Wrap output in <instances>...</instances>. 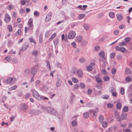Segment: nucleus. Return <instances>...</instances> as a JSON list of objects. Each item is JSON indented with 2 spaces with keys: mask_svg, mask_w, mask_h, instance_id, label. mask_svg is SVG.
<instances>
[{
  "mask_svg": "<svg viewBox=\"0 0 132 132\" xmlns=\"http://www.w3.org/2000/svg\"><path fill=\"white\" fill-rule=\"evenodd\" d=\"M47 111L56 117L59 116V113L57 111L50 107H48L46 108Z\"/></svg>",
  "mask_w": 132,
  "mask_h": 132,
  "instance_id": "obj_1",
  "label": "nucleus"
},
{
  "mask_svg": "<svg viewBox=\"0 0 132 132\" xmlns=\"http://www.w3.org/2000/svg\"><path fill=\"white\" fill-rule=\"evenodd\" d=\"M33 96L38 100L40 101V95L35 90L33 89L32 90Z\"/></svg>",
  "mask_w": 132,
  "mask_h": 132,
  "instance_id": "obj_2",
  "label": "nucleus"
},
{
  "mask_svg": "<svg viewBox=\"0 0 132 132\" xmlns=\"http://www.w3.org/2000/svg\"><path fill=\"white\" fill-rule=\"evenodd\" d=\"M16 80L17 79L14 77H10L7 78L6 82L7 84L10 83L13 84L16 81Z\"/></svg>",
  "mask_w": 132,
  "mask_h": 132,
  "instance_id": "obj_3",
  "label": "nucleus"
},
{
  "mask_svg": "<svg viewBox=\"0 0 132 132\" xmlns=\"http://www.w3.org/2000/svg\"><path fill=\"white\" fill-rule=\"evenodd\" d=\"M76 36L75 32L73 31H71L68 34V38L69 39H72L73 38Z\"/></svg>",
  "mask_w": 132,
  "mask_h": 132,
  "instance_id": "obj_4",
  "label": "nucleus"
},
{
  "mask_svg": "<svg viewBox=\"0 0 132 132\" xmlns=\"http://www.w3.org/2000/svg\"><path fill=\"white\" fill-rule=\"evenodd\" d=\"M77 73L78 77L79 78H81L83 76V71L82 70L79 69L77 71Z\"/></svg>",
  "mask_w": 132,
  "mask_h": 132,
  "instance_id": "obj_5",
  "label": "nucleus"
},
{
  "mask_svg": "<svg viewBox=\"0 0 132 132\" xmlns=\"http://www.w3.org/2000/svg\"><path fill=\"white\" fill-rule=\"evenodd\" d=\"M52 13L51 12L48 13L46 15L45 20L46 22L50 21L52 16Z\"/></svg>",
  "mask_w": 132,
  "mask_h": 132,
  "instance_id": "obj_6",
  "label": "nucleus"
},
{
  "mask_svg": "<svg viewBox=\"0 0 132 132\" xmlns=\"http://www.w3.org/2000/svg\"><path fill=\"white\" fill-rule=\"evenodd\" d=\"M41 112L38 110H32L31 111V113L32 115H38L41 113Z\"/></svg>",
  "mask_w": 132,
  "mask_h": 132,
  "instance_id": "obj_7",
  "label": "nucleus"
},
{
  "mask_svg": "<svg viewBox=\"0 0 132 132\" xmlns=\"http://www.w3.org/2000/svg\"><path fill=\"white\" fill-rule=\"evenodd\" d=\"M10 17L9 15L7 14H6L5 18V22L7 23H9L10 21Z\"/></svg>",
  "mask_w": 132,
  "mask_h": 132,
  "instance_id": "obj_8",
  "label": "nucleus"
},
{
  "mask_svg": "<svg viewBox=\"0 0 132 132\" xmlns=\"http://www.w3.org/2000/svg\"><path fill=\"white\" fill-rule=\"evenodd\" d=\"M82 37L81 36H77L75 38V41L77 42H79L82 41Z\"/></svg>",
  "mask_w": 132,
  "mask_h": 132,
  "instance_id": "obj_9",
  "label": "nucleus"
},
{
  "mask_svg": "<svg viewBox=\"0 0 132 132\" xmlns=\"http://www.w3.org/2000/svg\"><path fill=\"white\" fill-rule=\"evenodd\" d=\"M21 108L24 112H26L28 108V106L24 104L21 105Z\"/></svg>",
  "mask_w": 132,
  "mask_h": 132,
  "instance_id": "obj_10",
  "label": "nucleus"
},
{
  "mask_svg": "<svg viewBox=\"0 0 132 132\" xmlns=\"http://www.w3.org/2000/svg\"><path fill=\"white\" fill-rule=\"evenodd\" d=\"M116 17L117 20L120 21L122 20L123 18L122 15L121 14H118L116 15Z\"/></svg>",
  "mask_w": 132,
  "mask_h": 132,
  "instance_id": "obj_11",
  "label": "nucleus"
},
{
  "mask_svg": "<svg viewBox=\"0 0 132 132\" xmlns=\"http://www.w3.org/2000/svg\"><path fill=\"white\" fill-rule=\"evenodd\" d=\"M33 20L32 18H30L29 19L28 22V24L29 25L30 27H32V29H33V24H32Z\"/></svg>",
  "mask_w": 132,
  "mask_h": 132,
  "instance_id": "obj_12",
  "label": "nucleus"
},
{
  "mask_svg": "<svg viewBox=\"0 0 132 132\" xmlns=\"http://www.w3.org/2000/svg\"><path fill=\"white\" fill-rule=\"evenodd\" d=\"M28 47V45L27 44H23L22 46V48L20 49V51H24Z\"/></svg>",
  "mask_w": 132,
  "mask_h": 132,
  "instance_id": "obj_13",
  "label": "nucleus"
},
{
  "mask_svg": "<svg viewBox=\"0 0 132 132\" xmlns=\"http://www.w3.org/2000/svg\"><path fill=\"white\" fill-rule=\"evenodd\" d=\"M37 72V69L34 67H33L32 68L31 70V73L34 76Z\"/></svg>",
  "mask_w": 132,
  "mask_h": 132,
  "instance_id": "obj_14",
  "label": "nucleus"
},
{
  "mask_svg": "<svg viewBox=\"0 0 132 132\" xmlns=\"http://www.w3.org/2000/svg\"><path fill=\"white\" fill-rule=\"evenodd\" d=\"M121 119L123 120H125L127 118V115L125 113H123L121 115Z\"/></svg>",
  "mask_w": 132,
  "mask_h": 132,
  "instance_id": "obj_15",
  "label": "nucleus"
},
{
  "mask_svg": "<svg viewBox=\"0 0 132 132\" xmlns=\"http://www.w3.org/2000/svg\"><path fill=\"white\" fill-rule=\"evenodd\" d=\"M62 39V40H64L65 41H67V35L66 34L64 35V34H63L61 36Z\"/></svg>",
  "mask_w": 132,
  "mask_h": 132,
  "instance_id": "obj_16",
  "label": "nucleus"
},
{
  "mask_svg": "<svg viewBox=\"0 0 132 132\" xmlns=\"http://www.w3.org/2000/svg\"><path fill=\"white\" fill-rule=\"evenodd\" d=\"M30 0H22L20 1V3L22 5H24L26 4V3H28L30 1Z\"/></svg>",
  "mask_w": 132,
  "mask_h": 132,
  "instance_id": "obj_17",
  "label": "nucleus"
},
{
  "mask_svg": "<svg viewBox=\"0 0 132 132\" xmlns=\"http://www.w3.org/2000/svg\"><path fill=\"white\" fill-rule=\"evenodd\" d=\"M47 63L46 67L49 70H50L51 69V67L50 65V62L48 61H46Z\"/></svg>",
  "mask_w": 132,
  "mask_h": 132,
  "instance_id": "obj_18",
  "label": "nucleus"
},
{
  "mask_svg": "<svg viewBox=\"0 0 132 132\" xmlns=\"http://www.w3.org/2000/svg\"><path fill=\"white\" fill-rule=\"evenodd\" d=\"M89 113L88 112H86L83 113V116L85 118H87L89 117Z\"/></svg>",
  "mask_w": 132,
  "mask_h": 132,
  "instance_id": "obj_19",
  "label": "nucleus"
},
{
  "mask_svg": "<svg viewBox=\"0 0 132 132\" xmlns=\"http://www.w3.org/2000/svg\"><path fill=\"white\" fill-rule=\"evenodd\" d=\"M31 54L33 55L36 56L38 55V52L37 50H34L32 52Z\"/></svg>",
  "mask_w": 132,
  "mask_h": 132,
  "instance_id": "obj_20",
  "label": "nucleus"
},
{
  "mask_svg": "<svg viewBox=\"0 0 132 132\" xmlns=\"http://www.w3.org/2000/svg\"><path fill=\"white\" fill-rule=\"evenodd\" d=\"M99 120L100 123H102L104 120L103 116L102 115L100 116L99 117Z\"/></svg>",
  "mask_w": 132,
  "mask_h": 132,
  "instance_id": "obj_21",
  "label": "nucleus"
},
{
  "mask_svg": "<svg viewBox=\"0 0 132 132\" xmlns=\"http://www.w3.org/2000/svg\"><path fill=\"white\" fill-rule=\"evenodd\" d=\"M29 73V70L28 69H26L24 72V74L25 76H27Z\"/></svg>",
  "mask_w": 132,
  "mask_h": 132,
  "instance_id": "obj_22",
  "label": "nucleus"
},
{
  "mask_svg": "<svg viewBox=\"0 0 132 132\" xmlns=\"http://www.w3.org/2000/svg\"><path fill=\"white\" fill-rule=\"evenodd\" d=\"M125 71L126 74L127 75L130 74L131 73L130 69L128 68L126 69Z\"/></svg>",
  "mask_w": 132,
  "mask_h": 132,
  "instance_id": "obj_23",
  "label": "nucleus"
},
{
  "mask_svg": "<svg viewBox=\"0 0 132 132\" xmlns=\"http://www.w3.org/2000/svg\"><path fill=\"white\" fill-rule=\"evenodd\" d=\"M17 86L15 85L13 87H11L9 88V90L10 91H12L14 90L17 88Z\"/></svg>",
  "mask_w": 132,
  "mask_h": 132,
  "instance_id": "obj_24",
  "label": "nucleus"
},
{
  "mask_svg": "<svg viewBox=\"0 0 132 132\" xmlns=\"http://www.w3.org/2000/svg\"><path fill=\"white\" fill-rule=\"evenodd\" d=\"M109 16L111 18H113L115 16L114 13L113 12H110L109 13Z\"/></svg>",
  "mask_w": 132,
  "mask_h": 132,
  "instance_id": "obj_25",
  "label": "nucleus"
},
{
  "mask_svg": "<svg viewBox=\"0 0 132 132\" xmlns=\"http://www.w3.org/2000/svg\"><path fill=\"white\" fill-rule=\"evenodd\" d=\"M99 56L102 57H103L105 55V53L104 52L101 51L99 53Z\"/></svg>",
  "mask_w": 132,
  "mask_h": 132,
  "instance_id": "obj_26",
  "label": "nucleus"
},
{
  "mask_svg": "<svg viewBox=\"0 0 132 132\" xmlns=\"http://www.w3.org/2000/svg\"><path fill=\"white\" fill-rule=\"evenodd\" d=\"M71 124L72 126L74 127L76 126L77 124V121L75 120L72 121L71 122Z\"/></svg>",
  "mask_w": 132,
  "mask_h": 132,
  "instance_id": "obj_27",
  "label": "nucleus"
},
{
  "mask_svg": "<svg viewBox=\"0 0 132 132\" xmlns=\"http://www.w3.org/2000/svg\"><path fill=\"white\" fill-rule=\"evenodd\" d=\"M5 59L7 61L10 62L11 61L12 58L11 56H8L6 57H5Z\"/></svg>",
  "mask_w": 132,
  "mask_h": 132,
  "instance_id": "obj_28",
  "label": "nucleus"
},
{
  "mask_svg": "<svg viewBox=\"0 0 132 132\" xmlns=\"http://www.w3.org/2000/svg\"><path fill=\"white\" fill-rule=\"evenodd\" d=\"M83 26L85 29L87 30L89 28V25L86 23H84L83 24Z\"/></svg>",
  "mask_w": 132,
  "mask_h": 132,
  "instance_id": "obj_29",
  "label": "nucleus"
},
{
  "mask_svg": "<svg viewBox=\"0 0 132 132\" xmlns=\"http://www.w3.org/2000/svg\"><path fill=\"white\" fill-rule=\"evenodd\" d=\"M109 97V96L108 95H103L102 98H103L106 99H108Z\"/></svg>",
  "mask_w": 132,
  "mask_h": 132,
  "instance_id": "obj_30",
  "label": "nucleus"
},
{
  "mask_svg": "<svg viewBox=\"0 0 132 132\" xmlns=\"http://www.w3.org/2000/svg\"><path fill=\"white\" fill-rule=\"evenodd\" d=\"M54 43L55 45H57L59 43V39H55L54 40Z\"/></svg>",
  "mask_w": 132,
  "mask_h": 132,
  "instance_id": "obj_31",
  "label": "nucleus"
},
{
  "mask_svg": "<svg viewBox=\"0 0 132 132\" xmlns=\"http://www.w3.org/2000/svg\"><path fill=\"white\" fill-rule=\"evenodd\" d=\"M87 70L88 71H91L92 70L93 68L92 66L89 65L87 67Z\"/></svg>",
  "mask_w": 132,
  "mask_h": 132,
  "instance_id": "obj_32",
  "label": "nucleus"
},
{
  "mask_svg": "<svg viewBox=\"0 0 132 132\" xmlns=\"http://www.w3.org/2000/svg\"><path fill=\"white\" fill-rule=\"evenodd\" d=\"M110 92L112 93L114 92H116V90L114 87H110L109 88Z\"/></svg>",
  "mask_w": 132,
  "mask_h": 132,
  "instance_id": "obj_33",
  "label": "nucleus"
},
{
  "mask_svg": "<svg viewBox=\"0 0 132 132\" xmlns=\"http://www.w3.org/2000/svg\"><path fill=\"white\" fill-rule=\"evenodd\" d=\"M131 80V78L129 76L127 77L126 78L125 80L127 82H129Z\"/></svg>",
  "mask_w": 132,
  "mask_h": 132,
  "instance_id": "obj_34",
  "label": "nucleus"
},
{
  "mask_svg": "<svg viewBox=\"0 0 132 132\" xmlns=\"http://www.w3.org/2000/svg\"><path fill=\"white\" fill-rule=\"evenodd\" d=\"M7 28L9 31L10 32H11L12 31V27L11 25H9L7 26Z\"/></svg>",
  "mask_w": 132,
  "mask_h": 132,
  "instance_id": "obj_35",
  "label": "nucleus"
},
{
  "mask_svg": "<svg viewBox=\"0 0 132 132\" xmlns=\"http://www.w3.org/2000/svg\"><path fill=\"white\" fill-rule=\"evenodd\" d=\"M72 80L73 82L75 83H77L78 81V79L75 77H73L72 78Z\"/></svg>",
  "mask_w": 132,
  "mask_h": 132,
  "instance_id": "obj_36",
  "label": "nucleus"
},
{
  "mask_svg": "<svg viewBox=\"0 0 132 132\" xmlns=\"http://www.w3.org/2000/svg\"><path fill=\"white\" fill-rule=\"evenodd\" d=\"M12 62L13 63L16 64L18 63V60L16 58H14L12 59Z\"/></svg>",
  "mask_w": 132,
  "mask_h": 132,
  "instance_id": "obj_37",
  "label": "nucleus"
},
{
  "mask_svg": "<svg viewBox=\"0 0 132 132\" xmlns=\"http://www.w3.org/2000/svg\"><path fill=\"white\" fill-rule=\"evenodd\" d=\"M124 88L123 87H122L121 89L120 93L122 95H123L124 94Z\"/></svg>",
  "mask_w": 132,
  "mask_h": 132,
  "instance_id": "obj_38",
  "label": "nucleus"
},
{
  "mask_svg": "<svg viewBox=\"0 0 132 132\" xmlns=\"http://www.w3.org/2000/svg\"><path fill=\"white\" fill-rule=\"evenodd\" d=\"M79 61L80 62L83 63L85 61V59L84 58H81L79 59Z\"/></svg>",
  "mask_w": 132,
  "mask_h": 132,
  "instance_id": "obj_39",
  "label": "nucleus"
},
{
  "mask_svg": "<svg viewBox=\"0 0 132 132\" xmlns=\"http://www.w3.org/2000/svg\"><path fill=\"white\" fill-rule=\"evenodd\" d=\"M21 30L20 29H19L18 31L15 33V35L16 36H18L21 34Z\"/></svg>",
  "mask_w": 132,
  "mask_h": 132,
  "instance_id": "obj_40",
  "label": "nucleus"
},
{
  "mask_svg": "<svg viewBox=\"0 0 132 132\" xmlns=\"http://www.w3.org/2000/svg\"><path fill=\"white\" fill-rule=\"evenodd\" d=\"M61 82L59 81H57L56 83V86L57 87H59L61 85Z\"/></svg>",
  "mask_w": 132,
  "mask_h": 132,
  "instance_id": "obj_41",
  "label": "nucleus"
},
{
  "mask_svg": "<svg viewBox=\"0 0 132 132\" xmlns=\"http://www.w3.org/2000/svg\"><path fill=\"white\" fill-rule=\"evenodd\" d=\"M34 16L35 17L38 16L39 15V13L37 11L34 12Z\"/></svg>",
  "mask_w": 132,
  "mask_h": 132,
  "instance_id": "obj_42",
  "label": "nucleus"
},
{
  "mask_svg": "<svg viewBox=\"0 0 132 132\" xmlns=\"http://www.w3.org/2000/svg\"><path fill=\"white\" fill-rule=\"evenodd\" d=\"M87 42L86 40H83L81 43L82 45L83 46L86 45L87 44Z\"/></svg>",
  "mask_w": 132,
  "mask_h": 132,
  "instance_id": "obj_43",
  "label": "nucleus"
},
{
  "mask_svg": "<svg viewBox=\"0 0 132 132\" xmlns=\"http://www.w3.org/2000/svg\"><path fill=\"white\" fill-rule=\"evenodd\" d=\"M118 45L119 46H126V44L125 42H123L121 43H120Z\"/></svg>",
  "mask_w": 132,
  "mask_h": 132,
  "instance_id": "obj_44",
  "label": "nucleus"
},
{
  "mask_svg": "<svg viewBox=\"0 0 132 132\" xmlns=\"http://www.w3.org/2000/svg\"><path fill=\"white\" fill-rule=\"evenodd\" d=\"M123 110L124 112H126L128 111V108L127 107L125 106L123 107Z\"/></svg>",
  "mask_w": 132,
  "mask_h": 132,
  "instance_id": "obj_45",
  "label": "nucleus"
},
{
  "mask_svg": "<svg viewBox=\"0 0 132 132\" xmlns=\"http://www.w3.org/2000/svg\"><path fill=\"white\" fill-rule=\"evenodd\" d=\"M103 79L104 81H107L109 80V78L108 76H105L104 77Z\"/></svg>",
  "mask_w": 132,
  "mask_h": 132,
  "instance_id": "obj_46",
  "label": "nucleus"
},
{
  "mask_svg": "<svg viewBox=\"0 0 132 132\" xmlns=\"http://www.w3.org/2000/svg\"><path fill=\"white\" fill-rule=\"evenodd\" d=\"M102 126L103 127H107L108 123L106 122H102Z\"/></svg>",
  "mask_w": 132,
  "mask_h": 132,
  "instance_id": "obj_47",
  "label": "nucleus"
},
{
  "mask_svg": "<svg viewBox=\"0 0 132 132\" xmlns=\"http://www.w3.org/2000/svg\"><path fill=\"white\" fill-rule=\"evenodd\" d=\"M95 50L96 51H99L100 49V47L98 46H96L94 47Z\"/></svg>",
  "mask_w": 132,
  "mask_h": 132,
  "instance_id": "obj_48",
  "label": "nucleus"
},
{
  "mask_svg": "<svg viewBox=\"0 0 132 132\" xmlns=\"http://www.w3.org/2000/svg\"><path fill=\"white\" fill-rule=\"evenodd\" d=\"M96 80L98 83H100L102 81L101 79L98 77L96 78Z\"/></svg>",
  "mask_w": 132,
  "mask_h": 132,
  "instance_id": "obj_49",
  "label": "nucleus"
},
{
  "mask_svg": "<svg viewBox=\"0 0 132 132\" xmlns=\"http://www.w3.org/2000/svg\"><path fill=\"white\" fill-rule=\"evenodd\" d=\"M92 90L90 89H88L87 91V94L89 95H90L92 94Z\"/></svg>",
  "mask_w": 132,
  "mask_h": 132,
  "instance_id": "obj_50",
  "label": "nucleus"
},
{
  "mask_svg": "<svg viewBox=\"0 0 132 132\" xmlns=\"http://www.w3.org/2000/svg\"><path fill=\"white\" fill-rule=\"evenodd\" d=\"M116 107L118 109H120L121 107V104L120 103H117L116 105Z\"/></svg>",
  "mask_w": 132,
  "mask_h": 132,
  "instance_id": "obj_51",
  "label": "nucleus"
},
{
  "mask_svg": "<svg viewBox=\"0 0 132 132\" xmlns=\"http://www.w3.org/2000/svg\"><path fill=\"white\" fill-rule=\"evenodd\" d=\"M124 40L126 43H128L130 41V38L129 37H127L125 38Z\"/></svg>",
  "mask_w": 132,
  "mask_h": 132,
  "instance_id": "obj_52",
  "label": "nucleus"
},
{
  "mask_svg": "<svg viewBox=\"0 0 132 132\" xmlns=\"http://www.w3.org/2000/svg\"><path fill=\"white\" fill-rule=\"evenodd\" d=\"M79 86V85L77 84H75V85H74V88L75 89H78Z\"/></svg>",
  "mask_w": 132,
  "mask_h": 132,
  "instance_id": "obj_53",
  "label": "nucleus"
},
{
  "mask_svg": "<svg viewBox=\"0 0 132 132\" xmlns=\"http://www.w3.org/2000/svg\"><path fill=\"white\" fill-rule=\"evenodd\" d=\"M85 16V15L84 14H80L78 16V18L79 19H81L83 18Z\"/></svg>",
  "mask_w": 132,
  "mask_h": 132,
  "instance_id": "obj_54",
  "label": "nucleus"
},
{
  "mask_svg": "<svg viewBox=\"0 0 132 132\" xmlns=\"http://www.w3.org/2000/svg\"><path fill=\"white\" fill-rule=\"evenodd\" d=\"M75 99V96L73 95L70 98V100L71 102H73Z\"/></svg>",
  "mask_w": 132,
  "mask_h": 132,
  "instance_id": "obj_55",
  "label": "nucleus"
},
{
  "mask_svg": "<svg viewBox=\"0 0 132 132\" xmlns=\"http://www.w3.org/2000/svg\"><path fill=\"white\" fill-rule=\"evenodd\" d=\"M87 106L89 107H92L93 104L92 103L88 102L87 103Z\"/></svg>",
  "mask_w": 132,
  "mask_h": 132,
  "instance_id": "obj_56",
  "label": "nucleus"
},
{
  "mask_svg": "<svg viewBox=\"0 0 132 132\" xmlns=\"http://www.w3.org/2000/svg\"><path fill=\"white\" fill-rule=\"evenodd\" d=\"M80 86L81 88H84L85 87V84L83 83H80Z\"/></svg>",
  "mask_w": 132,
  "mask_h": 132,
  "instance_id": "obj_57",
  "label": "nucleus"
},
{
  "mask_svg": "<svg viewBox=\"0 0 132 132\" xmlns=\"http://www.w3.org/2000/svg\"><path fill=\"white\" fill-rule=\"evenodd\" d=\"M98 109L96 108L95 110L94 111L93 115L94 116H96V114H95V113H97L98 112Z\"/></svg>",
  "mask_w": 132,
  "mask_h": 132,
  "instance_id": "obj_58",
  "label": "nucleus"
},
{
  "mask_svg": "<svg viewBox=\"0 0 132 132\" xmlns=\"http://www.w3.org/2000/svg\"><path fill=\"white\" fill-rule=\"evenodd\" d=\"M12 7V5L11 4H10L8 5L7 7L6 8L9 10H11Z\"/></svg>",
  "mask_w": 132,
  "mask_h": 132,
  "instance_id": "obj_59",
  "label": "nucleus"
},
{
  "mask_svg": "<svg viewBox=\"0 0 132 132\" xmlns=\"http://www.w3.org/2000/svg\"><path fill=\"white\" fill-rule=\"evenodd\" d=\"M120 51L122 52H124L126 51V49L124 47H121Z\"/></svg>",
  "mask_w": 132,
  "mask_h": 132,
  "instance_id": "obj_60",
  "label": "nucleus"
},
{
  "mask_svg": "<svg viewBox=\"0 0 132 132\" xmlns=\"http://www.w3.org/2000/svg\"><path fill=\"white\" fill-rule=\"evenodd\" d=\"M115 53H111L110 54V57L111 58H113L115 57Z\"/></svg>",
  "mask_w": 132,
  "mask_h": 132,
  "instance_id": "obj_61",
  "label": "nucleus"
},
{
  "mask_svg": "<svg viewBox=\"0 0 132 132\" xmlns=\"http://www.w3.org/2000/svg\"><path fill=\"white\" fill-rule=\"evenodd\" d=\"M116 69L115 68H113L112 69L111 71L112 73L113 74H114L116 72Z\"/></svg>",
  "mask_w": 132,
  "mask_h": 132,
  "instance_id": "obj_62",
  "label": "nucleus"
},
{
  "mask_svg": "<svg viewBox=\"0 0 132 132\" xmlns=\"http://www.w3.org/2000/svg\"><path fill=\"white\" fill-rule=\"evenodd\" d=\"M125 27V25L124 24H121L120 25L119 27V28L120 29H123Z\"/></svg>",
  "mask_w": 132,
  "mask_h": 132,
  "instance_id": "obj_63",
  "label": "nucleus"
},
{
  "mask_svg": "<svg viewBox=\"0 0 132 132\" xmlns=\"http://www.w3.org/2000/svg\"><path fill=\"white\" fill-rule=\"evenodd\" d=\"M113 106V105L111 103H109L107 104V107L109 108H111Z\"/></svg>",
  "mask_w": 132,
  "mask_h": 132,
  "instance_id": "obj_64",
  "label": "nucleus"
}]
</instances>
